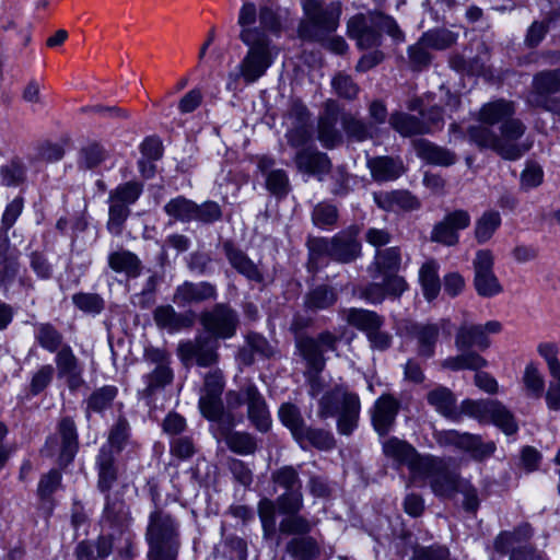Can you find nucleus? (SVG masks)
Listing matches in <instances>:
<instances>
[{
    "mask_svg": "<svg viewBox=\"0 0 560 560\" xmlns=\"http://www.w3.org/2000/svg\"><path fill=\"white\" fill-rule=\"evenodd\" d=\"M419 280L424 298L428 301L434 300L441 290V282L439 279V264L434 260L424 262L419 270Z\"/></svg>",
    "mask_w": 560,
    "mask_h": 560,
    "instance_id": "36",
    "label": "nucleus"
},
{
    "mask_svg": "<svg viewBox=\"0 0 560 560\" xmlns=\"http://www.w3.org/2000/svg\"><path fill=\"white\" fill-rule=\"evenodd\" d=\"M430 464L424 465L417 483L429 482L432 492L440 498L450 499L458 491L463 479L451 471L446 463L431 455Z\"/></svg>",
    "mask_w": 560,
    "mask_h": 560,
    "instance_id": "8",
    "label": "nucleus"
},
{
    "mask_svg": "<svg viewBox=\"0 0 560 560\" xmlns=\"http://www.w3.org/2000/svg\"><path fill=\"white\" fill-rule=\"evenodd\" d=\"M243 396L247 404L248 419L257 430L267 432L271 425V419L265 398L257 387L252 384L243 389Z\"/></svg>",
    "mask_w": 560,
    "mask_h": 560,
    "instance_id": "20",
    "label": "nucleus"
},
{
    "mask_svg": "<svg viewBox=\"0 0 560 560\" xmlns=\"http://www.w3.org/2000/svg\"><path fill=\"white\" fill-rule=\"evenodd\" d=\"M153 318L158 327L168 332H177L192 326L194 319L189 314L177 313L173 306L163 305L155 308Z\"/></svg>",
    "mask_w": 560,
    "mask_h": 560,
    "instance_id": "28",
    "label": "nucleus"
},
{
    "mask_svg": "<svg viewBox=\"0 0 560 560\" xmlns=\"http://www.w3.org/2000/svg\"><path fill=\"white\" fill-rule=\"evenodd\" d=\"M96 468L98 474V489L102 492H108L117 479L115 457L109 446L101 447L96 457Z\"/></svg>",
    "mask_w": 560,
    "mask_h": 560,
    "instance_id": "29",
    "label": "nucleus"
},
{
    "mask_svg": "<svg viewBox=\"0 0 560 560\" xmlns=\"http://www.w3.org/2000/svg\"><path fill=\"white\" fill-rule=\"evenodd\" d=\"M415 150L419 158L431 164L450 166L456 161L454 153L428 140L421 139L417 141L415 143Z\"/></svg>",
    "mask_w": 560,
    "mask_h": 560,
    "instance_id": "30",
    "label": "nucleus"
},
{
    "mask_svg": "<svg viewBox=\"0 0 560 560\" xmlns=\"http://www.w3.org/2000/svg\"><path fill=\"white\" fill-rule=\"evenodd\" d=\"M390 126L401 136L408 137L413 135L430 132V127L415 116L395 113L389 118Z\"/></svg>",
    "mask_w": 560,
    "mask_h": 560,
    "instance_id": "39",
    "label": "nucleus"
},
{
    "mask_svg": "<svg viewBox=\"0 0 560 560\" xmlns=\"http://www.w3.org/2000/svg\"><path fill=\"white\" fill-rule=\"evenodd\" d=\"M560 92V69L546 70L537 73L533 79V91L528 96V103L534 106V101L550 100V95Z\"/></svg>",
    "mask_w": 560,
    "mask_h": 560,
    "instance_id": "27",
    "label": "nucleus"
},
{
    "mask_svg": "<svg viewBox=\"0 0 560 560\" xmlns=\"http://www.w3.org/2000/svg\"><path fill=\"white\" fill-rule=\"evenodd\" d=\"M380 282L369 284L362 292V296L372 304L381 303L386 295L399 296L402 292H394L387 285L386 278H378Z\"/></svg>",
    "mask_w": 560,
    "mask_h": 560,
    "instance_id": "59",
    "label": "nucleus"
},
{
    "mask_svg": "<svg viewBox=\"0 0 560 560\" xmlns=\"http://www.w3.org/2000/svg\"><path fill=\"white\" fill-rule=\"evenodd\" d=\"M525 130L523 121L513 118L500 126V135L487 126L475 125L469 127L468 136L479 148L491 149L506 160H517L529 149L520 141Z\"/></svg>",
    "mask_w": 560,
    "mask_h": 560,
    "instance_id": "1",
    "label": "nucleus"
},
{
    "mask_svg": "<svg viewBox=\"0 0 560 560\" xmlns=\"http://www.w3.org/2000/svg\"><path fill=\"white\" fill-rule=\"evenodd\" d=\"M401 265V254L398 247H388L377 250L374 262L370 267L374 280L386 278L387 285L394 292H404L407 289L406 280L398 275Z\"/></svg>",
    "mask_w": 560,
    "mask_h": 560,
    "instance_id": "11",
    "label": "nucleus"
},
{
    "mask_svg": "<svg viewBox=\"0 0 560 560\" xmlns=\"http://www.w3.org/2000/svg\"><path fill=\"white\" fill-rule=\"evenodd\" d=\"M200 324L212 338L230 339L237 330L240 319L236 311L225 303H218L200 315Z\"/></svg>",
    "mask_w": 560,
    "mask_h": 560,
    "instance_id": "10",
    "label": "nucleus"
},
{
    "mask_svg": "<svg viewBox=\"0 0 560 560\" xmlns=\"http://www.w3.org/2000/svg\"><path fill=\"white\" fill-rule=\"evenodd\" d=\"M501 225V215L498 211H486L477 221L475 226V236L478 243L482 244L489 241L498 228Z\"/></svg>",
    "mask_w": 560,
    "mask_h": 560,
    "instance_id": "44",
    "label": "nucleus"
},
{
    "mask_svg": "<svg viewBox=\"0 0 560 560\" xmlns=\"http://www.w3.org/2000/svg\"><path fill=\"white\" fill-rule=\"evenodd\" d=\"M225 255L230 264L248 280L255 282L262 281V275L258 267L241 250L236 249L232 244H224Z\"/></svg>",
    "mask_w": 560,
    "mask_h": 560,
    "instance_id": "33",
    "label": "nucleus"
},
{
    "mask_svg": "<svg viewBox=\"0 0 560 560\" xmlns=\"http://www.w3.org/2000/svg\"><path fill=\"white\" fill-rule=\"evenodd\" d=\"M55 362L58 376L65 378L69 388L74 389L82 383V369L70 346L65 345L57 352Z\"/></svg>",
    "mask_w": 560,
    "mask_h": 560,
    "instance_id": "21",
    "label": "nucleus"
},
{
    "mask_svg": "<svg viewBox=\"0 0 560 560\" xmlns=\"http://www.w3.org/2000/svg\"><path fill=\"white\" fill-rule=\"evenodd\" d=\"M220 439L224 440L229 448L241 455L253 454L256 450V442L253 436L243 432H232L230 429L220 431Z\"/></svg>",
    "mask_w": 560,
    "mask_h": 560,
    "instance_id": "41",
    "label": "nucleus"
},
{
    "mask_svg": "<svg viewBox=\"0 0 560 560\" xmlns=\"http://www.w3.org/2000/svg\"><path fill=\"white\" fill-rule=\"evenodd\" d=\"M336 301L337 294L331 288L319 285L306 295L305 305L308 310L317 311L331 306Z\"/></svg>",
    "mask_w": 560,
    "mask_h": 560,
    "instance_id": "46",
    "label": "nucleus"
},
{
    "mask_svg": "<svg viewBox=\"0 0 560 560\" xmlns=\"http://www.w3.org/2000/svg\"><path fill=\"white\" fill-rule=\"evenodd\" d=\"M460 411L480 422H491L506 435L514 434L518 427L511 411L498 400H464Z\"/></svg>",
    "mask_w": 560,
    "mask_h": 560,
    "instance_id": "7",
    "label": "nucleus"
},
{
    "mask_svg": "<svg viewBox=\"0 0 560 560\" xmlns=\"http://www.w3.org/2000/svg\"><path fill=\"white\" fill-rule=\"evenodd\" d=\"M128 430L127 421L119 419L110 430L108 442L104 446H109L113 454L120 452L128 439Z\"/></svg>",
    "mask_w": 560,
    "mask_h": 560,
    "instance_id": "63",
    "label": "nucleus"
},
{
    "mask_svg": "<svg viewBox=\"0 0 560 560\" xmlns=\"http://www.w3.org/2000/svg\"><path fill=\"white\" fill-rule=\"evenodd\" d=\"M257 20V9L253 2L244 1L238 13L237 23L241 26V33L243 34L245 31H253L257 34L258 39L268 38L266 33L258 28L254 27Z\"/></svg>",
    "mask_w": 560,
    "mask_h": 560,
    "instance_id": "52",
    "label": "nucleus"
},
{
    "mask_svg": "<svg viewBox=\"0 0 560 560\" xmlns=\"http://www.w3.org/2000/svg\"><path fill=\"white\" fill-rule=\"evenodd\" d=\"M277 505L283 514H295L303 508V495L301 490L285 491L277 498Z\"/></svg>",
    "mask_w": 560,
    "mask_h": 560,
    "instance_id": "61",
    "label": "nucleus"
},
{
    "mask_svg": "<svg viewBox=\"0 0 560 560\" xmlns=\"http://www.w3.org/2000/svg\"><path fill=\"white\" fill-rule=\"evenodd\" d=\"M374 202L385 211H412L420 207L419 200L405 190L378 191L373 194Z\"/></svg>",
    "mask_w": 560,
    "mask_h": 560,
    "instance_id": "24",
    "label": "nucleus"
},
{
    "mask_svg": "<svg viewBox=\"0 0 560 560\" xmlns=\"http://www.w3.org/2000/svg\"><path fill=\"white\" fill-rule=\"evenodd\" d=\"M428 402L434 407L438 412L447 418H455L457 416L456 399L453 393L446 387L440 386L429 392Z\"/></svg>",
    "mask_w": 560,
    "mask_h": 560,
    "instance_id": "38",
    "label": "nucleus"
},
{
    "mask_svg": "<svg viewBox=\"0 0 560 560\" xmlns=\"http://www.w3.org/2000/svg\"><path fill=\"white\" fill-rule=\"evenodd\" d=\"M440 441L453 444L470 453L471 457L476 460L488 458L495 451V444L493 442H482L478 435L459 433L455 430L442 432Z\"/></svg>",
    "mask_w": 560,
    "mask_h": 560,
    "instance_id": "18",
    "label": "nucleus"
},
{
    "mask_svg": "<svg viewBox=\"0 0 560 560\" xmlns=\"http://www.w3.org/2000/svg\"><path fill=\"white\" fill-rule=\"evenodd\" d=\"M368 166L373 178L377 182L394 180L404 173L401 162L387 156L370 159Z\"/></svg>",
    "mask_w": 560,
    "mask_h": 560,
    "instance_id": "31",
    "label": "nucleus"
},
{
    "mask_svg": "<svg viewBox=\"0 0 560 560\" xmlns=\"http://www.w3.org/2000/svg\"><path fill=\"white\" fill-rule=\"evenodd\" d=\"M298 170L308 175H315L319 179L329 172L330 161L327 154L318 152L313 148L300 150L294 158Z\"/></svg>",
    "mask_w": 560,
    "mask_h": 560,
    "instance_id": "25",
    "label": "nucleus"
},
{
    "mask_svg": "<svg viewBox=\"0 0 560 560\" xmlns=\"http://www.w3.org/2000/svg\"><path fill=\"white\" fill-rule=\"evenodd\" d=\"M338 120V107L334 101L326 102L325 114L318 121V140L327 148L331 149L341 141L340 132L336 125Z\"/></svg>",
    "mask_w": 560,
    "mask_h": 560,
    "instance_id": "26",
    "label": "nucleus"
},
{
    "mask_svg": "<svg viewBox=\"0 0 560 560\" xmlns=\"http://www.w3.org/2000/svg\"><path fill=\"white\" fill-rule=\"evenodd\" d=\"M523 383L529 395L534 397L541 396L545 388V380L536 364L528 363L525 366Z\"/></svg>",
    "mask_w": 560,
    "mask_h": 560,
    "instance_id": "54",
    "label": "nucleus"
},
{
    "mask_svg": "<svg viewBox=\"0 0 560 560\" xmlns=\"http://www.w3.org/2000/svg\"><path fill=\"white\" fill-rule=\"evenodd\" d=\"M129 213L126 205L109 202L107 230L114 235H120Z\"/></svg>",
    "mask_w": 560,
    "mask_h": 560,
    "instance_id": "56",
    "label": "nucleus"
},
{
    "mask_svg": "<svg viewBox=\"0 0 560 560\" xmlns=\"http://www.w3.org/2000/svg\"><path fill=\"white\" fill-rule=\"evenodd\" d=\"M494 257L488 249H480L472 260L474 288L481 298H493L503 292V285L493 271Z\"/></svg>",
    "mask_w": 560,
    "mask_h": 560,
    "instance_id": "12",
    "label": "nucleus"
},
{
    "mask_svg": "<svg viewBox=\"0 0 560 560\" xmlns=\"http://www.w3.org/2000/svg\"><path fill=\"white\" fill-rule=\"evenodd\" d=\"M117 395V388L112 385L103 386L92 393L88 400V409L101 412L108 408Z\"/></svg>",
    "mask_w": 560,
    "mask_h": 560,
    "instance_id": "53",
    "label": "nucleus"
},
{
    "mask_svg": "<svg viewBox=\"0 0 560 560\" xmlns=\"http://www.w3.org/2000/svg\"><path fill=\"white\" fill-rule=\"evenodd\" d=\"M457 34L446 28L431 30L422 34V43L431 49L442 50L451 47L457 40Z\"/></svg>",
    "mask_w": 560,
    "mask_h": 560,
    "instance_id": "49",
    "label": "nucleus"
},
{
    "mask_svg": "<svg viewBox=\"0 0 560 560\" xmlns=\"http://www.w3.org/2000/svg\"><path fill=\"white\" fill-rule=\"evenodd\" d=\"M516 112L514 102L498 98L488 102L481 106L478 114V125L487 126L491 128L493 125L500 124V126L509 119H513Z\"/></svg>",
    "mask_w": 560,
    "mask_h": 560,
    "instance_id": "22",
    "label": "nucleus"
},
{
    "mask_svg": "<svg viewBox=\"0 0 560 560\" xmlns=\"http://www.w3.org/2000/svg\"><path fill=\"white\" fill-rule=\"evenodd\" d=\"M49 455L59 451V464L67 466L78 452V433L73 420L62 418L58 424V438L51 436L46 442Z\"/></svg>",
    "mask_w": 560,
    "mask_h": 560,
    "instance_id": "16",
    "label": "nucleus"
},
{
    "mask_svg": "<svg viewBox=\"0 0 560 560\" xmlns=\"http://www.w3.org/2000/svg\"><path fill=\"white\" fill-rule=\"evenodd\" d=\"M313 524L300 515L299 513L289 514L280 522L279 529L283 534H307L311 532Z\"/></svg>",
    "mask_w": 560,
    "mask_h": 560,
    "instance_id": "60",
    "label": "nucleus"
},
{
    "mask_svg": "<svg viewBox=\"0 0 560 560\" xmlns=\"http://www.w3.org/2000/svg\"><path fill=\"white\" fill-rule=\"evenodd\" d=\"M399 402L390 395L381 396L374 404L372 422L381 435L388 433L398 413Z\"/></svg>",
    "mask_w": 560,
    "mask_h": 560,
    "instance_id": "23",
    "label": "nucleus"
},
{
    "mask_svg": "<svg viewBox=\"0 0 560 560\" xmlns=\"http://www.w3.org/2000/svg\"><path fill=\"white\" fill-rule=\"evenodd\" d=\"M35 339L42 348L49 352H58L62 342L61 334L48 323L36 326Z\"/></svg>",
    "mask_w": 560,
    "mask_h": 560,
    "instance_id": "45",
    "label": "nucleus"
},
{
    "mask_svg": "<svg viewBox=\"0 0 560 560\" xmlns=\"http://www.w3.org/2000/svg\"><path fill=\"white\" fill-rule=\"evenodd\" d=\"M502 330L498 320H489L486 324L463 323L455 337V346L458 350H467L476 347L485 350L490 346V335H497Z\"/></svg>",
    "mask_w": 560,
    "mask_h": 560,
    "instance_id": "15",
    "label": "nucleus"
},
{
    "mask_svg": "<svg viewBox=\"0 0 560 560\" xmlns=\"http://www.w3.org/2000/svg\"><path fill=\"white\" fill-rule=\"evenodd\" d=\"M458 234L443 219L435 224L431 233V241L441 243L446 246H454L458 243Z\"/></svg>",
    "mask_w": 560,
    "mask_h": 560,
    "instance_id": "64",
    "label": "nucleus"
},
{
    "mask_svg": "<svg viewBox=\"0 0 560 560\" xmlns=\"http://www.w3.org/2000/svg\"><path fill=\"white\" fill-rule=\"evenodd\" d=\"M73 304L85 313L98 314L104 307L102 298L94 293H77L72 296Z\"/></svg>",
    "mask_w": 560,
    "mask_h": 560,
    "instance_id": "62",
    "label": "nucleus"
},
{
    "mask_svg": "<svg viewBox=\"0 0 560 560\" xmlns=\"http://www.w3.org/2000/svg\"><path fill=\"white\" fill-rule=\"evenodd\" d=\"M142 192V186L136 182H128L117 186L109 192V202L126 205L128 208L135 203Z\"/></svg>",
    "mask_w": 560,
    "mask_h": 560,
    "instance_id": "48",
    "label": "nucleus"
},
{
    "mask_svg": "<svg viewBox=\"0 0 560 560\" xmlns=\"http://www.w3.org/2000/svg\"><path fill=\"white\" fill-rule=\"evenodd\" d=\"M224 382L220 371H213L206 375L205 387L199 399L201 413L211 421H220L224 416L221 400Z\"/></svg>",
    "mask_w": 560,
    "mask_h": 560,
    "instance_id": "17",
    "label": "nucleus"
},
{
    "mask_svg": "<svg viewBox=\"0 0 560 560\" xmlns=\"http://www.w3.org/2000/svg\"><path fill=\"white\" fill-rule=\"evenodd\" d=\"M348 34L355 39L361 49L376 47L381 44V31L389 35L395 42H404L405 35L397 22L381 12L369 15L358 14L348 21Z\"/></svg>",
    "mask_w": 560,
    "mask_h": 560,
    "instance_id": "3",
    "label": "nucleus"
},
{
    "mask_svg": "<svg viewBox=\"0 0 560 560\" xmlns=\"http://www.w3.org/2000/svg\"><path fill=\"white\" fill-rule=\"evenodd\" d=\"M311 261L322 256H328L339 262H349L360 255L361 246L355 234L346 231L337 234L331 240L315 237L308 241Z\"/></svg>",
    "mask_w": 560,
    "mask_h": 560,
    "instance_id": "5",
    "label": "nucleus"
},
{
    "mask_svg": "<svg viewBox=\"0 0 560 560\" xmlns=\"http://www.w3.org/2000/svg\"><path fill=\"white\" fill-rule=\"evenodd\" d=\"M303 448L308 445L314 446L318 450L327 451L334 447V436L325 430L312 429L304 425L301 430V435L294 438Z\"/></svg>",
    "mask_w": 560,
    "mask_h": 560,
    "instance_id": "40",
    "label": "nucleus"
},
{
    "mask_svg": "<svg viewBox=\"0 0 560 560\" xmlns=\"http://www.w3.org/2000/svg\"><path fill=\"white\" fill-rule=\"evenodd\" d=\"M384 454L398 465L407 466L410 475V481L418 482L422 468L429 465L431 455H420L416 448L405 441L397 438H390L383 444Z\"/></svg>",
    "mask_w": 560,
    "mask_h": 560,
    "instance_id": "14",
    "label": "nucleus"
},
{
    "mask_svg": "<svg viewBox=\"0 0 560 560\" xmlns=\"http://www.w3.org/2000/svg\"><path fill=\"white\" fill-rule=\"evenodd\" d=\"M278 413L280 421L291 431L292 435L300 436L305 424L298 407L287 402L281 405Z\"/></svg>",
    "mask_w": 560,
    "mask_h": 560,
    "instance_id": "51",
    "label": "nucleus"
},
{
    "mask_svg": "<svg viewBox=\"0 0 560 560\" xmlns=\"http://www.w3.org/2000/svg\"><path fill=\"white\" fill-rule=\"evenodd\" d=\"M173 376V371L168 365L155 368L152 372L142 376L144 387L141 390V395L145 398L152 397L155 393L171 384Z\"/></svg>",
    "mask_w": 560,
    "mask_h": 560,
    "instance_id": "35",
    "label": "nucleus"
},
{
    "mask_svg": "<svg viewBox=\"0 0 560 560\" xmlns=\"http://www.w3.org/2000/svg\"><path fill=\"white\" fill-rule=\"evenodd\" d=\"M164 211L174 220L189 222L196 218L197 203L183 196H178L171 199L164 206Z\"/></svg>",
    "mask_w": 560,
    "mask_h": 560,
    "instance_id": "43",
    "label": "nucleus"
},
{
    "mask_svg": "<svg viewBox=\"0 0 560 560\" xmlns=\"http://www.w3.org/2000/svg\"><path fill=\"white\" fill-rule=\"evenodd\" d=\"M273 482L285 491L301 490L299 472L292 466H284L272 474Z\"/></svg>",
    "mask_w": 560,
    "mask_h": 560,
    "instance_id": "55",
    "label": "nucleus"
},
{
    "mask_svg": "<svg viewBox=\"0 0 560 560\" xmlns=\"http://www.w3.org/2000/svg\"><path fill=\"white\" fill-rule=\"evenodd\" d=\"M106 158L105 150L97 143H89L80 151L79 165L84 168H94Z\"/></svg>",
    "mask_w": 560,
    "mask_h": 560,
    "instance_id": "58",
    "label": "nucleus"
},
{
    "mask_svg": "<svg viewBox=\"0 0 560 560\" xmlns=\"http://www.w3.org/2000/svg\"><path fill=\"white\" fill-rule=\"evenodd\" d=\"M302 8L316 36L319 33H331L337 30L341 15L339 1L302 0Z\"/></svg>",
    "mask_w": 560,
    "mask_h": 560,
    "instance_id": "9",
    "label": "nucleus"
},
{
    "mask_svg": "<svg viewBox=\"0 0 560 560\" xmlns=\"http://www.w3.org/2000/svg\"><path fill=\"white\" fill-rule=\"evenodd\" d=\"M341 122L347 136L357 141H364L373 136V127L370 124H365L350 114L343 115Z\"/></svg>",
    "mask_w": 560,
    "mask_h": 560,
    "instance_id": "50",
    "label": "nucleus"
},
{
    "mask_svg": "<svg viewBox=\"0 0 560 560\" xmlns=\"http://www.w3.org/2000/svg\"><path fill=\"white\" fill-rule=\"evenodd\" d=\"M287 549L295 560H313L318 553L317 544L311 537L294 538Z\"/></svg>",
    "mask_w": 560,
    "mask_h": 560,
    "instance_id": "47",
    "label": "nucleus"
},
{
    "mask_svg": "<svg viewBox=\"0 0 560 560\" xmlns=\"http://www.w3.org/2000/svg\"><path fill=\"white\" fill-rule=\"evenodd\" d=\"M219 341L211 336H198L194 340L179 342L177 354L185 365L196 363L199 366H210L217 363Z\"/></svg>",
    "mask_w": 560,
    "mask_h": 560,
    "instance_id": "13",
    "label": "nucleus"
},
{
    "mask_svg": "<svg viewBox=\"0 0 560 560\" xmlns=\"http://www.w3.org/2000/svg\"><path fill=\"white\" fill-rule=\"evenodd\" d=\"M439 330L440 327L436 324H418L412 327L411 335L418 342V353L421 357L433 355Z\"/></svg>",
    "mask_w": 560,
    "mask_h": 560,
    "instance_id": "34",
    "label": "nucleus"
},
{
    "mask_svg": "<svg viewBox=\"0 0 560 560\" xmlns=\"http://www.w3.org/2000/svg\"><path fill=\"white\" fill-rule=\"evenodd\" d=\"M360 410L361 405L357 394L336 387L322 396L317 413L323 419L337 416L339 433L349 435L358 427Z\"/></svg>",
    "mask_w": 560,
    "mask_h": 560,
    "instance_id": "4",
    "label": "nucleus"
},
{
    "mask_svg": "<svg viewBox=\"0 0 560 560\" xmlns=\"http://www.w3.org/2000/svg\"><path fill=\"white\" fill-rule=\"evenodd\" d=\"M296 348L300 354L306 361L308 368L314 373H319L325 365L323 349L314 338H300L296 341Z\"/></svg>",
    "mask_w": 560,
    "mask_h": 560,
    "instance_id": "37",
    "label": "nucleus"
},
{
    "mask_svg": "<svg viewBox=\"0 0 560 560\" xmlns=\"http://www.w3.org/2000/svg\"><path fill=\"white\" fill-rule=\"evenodd\" d=\"M345 318L348 324L363 331L365 336L384 325V318L370 310L349 308L345 312Z\"/></svg>",
    "mask_w": 560,
    "mask_h": 560,
    "instance_id": "32",
    "label": "nucleus"
},
{
    "mask_svg": "<svg viewBox=\"0 0 560 560\" xmlns=\"http://www.w3.org/2000/svg\"><path fill=\"white\" fill-rule=\"evenodd\" d=\"M240 38L248 47V51L238 65V72L229 73L228 90H235L240 78L246 84L256 82L265 75L278 55L269 38L258 39L257 34L253 31H245L240 34Z\"/></svg>",
    "mask_w": 560,
    "mask_h": 560,
    "instance_id": "2",
    "label": "nucleus"
},
{
    "mask_svg": "<svg viewBox=\"0 0 560 560\" xmlns=\"http://www.w3.org/2000/svg\"><path fill=\"white\" fill-rule=\"evenodd\" d=\"M0 178L4 186H19L25 179V167L20 161L13 160L1 166Z\"/></svg>",
    "mask_w": 560,
    "mask_h": 560,
    "instance_id": "57",
    "label": "nucleus"
},
{
    "mask_svg": "<svg viewBox=\"0 0 560 560\" xmlns=\"http://www.w3.org/2000/svg\"><path fill=\"white\" fill-rule=\"evenodd\" d=\"M217 296L218 292L214 284L207 281L196 283L186 281L176 288L173 301L179 306H186L215 300Z\"/></svg>",
    "mask_w": 560,
    "mask_h": 560,
    "instance_id": "19",
    "label": "nucleus"
},
{
    "mask_svg": "<svg viewBox=\"0 0 560 560\" xmlns=\"http://www.w3.org/2000/svg\"><path fill=\"white\" fill-rule=\"evenodd\" d=\"M178 523L162 510L150 513L145 538L155 555L168 552V557L178 550Z\"/></svg>",
    "mask_w": 560,
    "mask_h": 560,
    "instance_id": "6",
    "label": "nucleus"
},
{
    "mask_svg": "<svg viewBox=\"0 0 560 560\" xmlns=\"http://www.w3.org/2000/svg\"><path fill=\"white\" fill-rule=\"evenodd\" d=\"M108 265L116 272L136 277L140 273V260L128 250L114 252L108 256Z\"/></svg>",
    "mask_w": 560,
    "mask_h": 560,
    "instance_id": "42",
    "label": "nucleus"
}]
</instances>
